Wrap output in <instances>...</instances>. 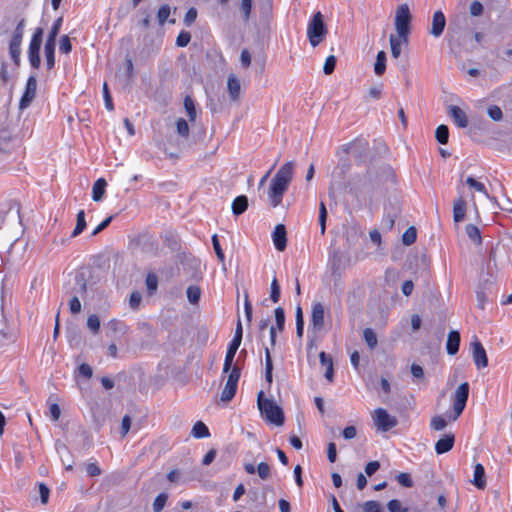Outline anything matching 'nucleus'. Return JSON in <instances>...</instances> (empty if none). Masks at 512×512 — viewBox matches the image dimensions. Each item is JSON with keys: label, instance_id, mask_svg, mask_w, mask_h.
I'll list each match as a JSON object with an SVG mask.
<instances>
[{"label": "nucleus", "instance_id": "nucleus-62", "mask_svg": "<svg viewBox=\"0 0 512 512\" xmlns=\"http://www.w3.org/2000/svg\"><path fill=\"white\" fill-rule=\"evenodd\" d=\"M489 117L494 121H500L503 118L502 110L497 105H492L487 109Z\"/></svg>", "mask_w": 512, "mask_h": 512}, {"label": "nucleus", "instance_id": "nucleus-42", "mask_svg": "<svg viewBox=\"0 0 512 512\" xmlns=\"http://www.w3.org/2000/svg\"><path fill=\"white\" fill-rule=\"evenodd\" d=\"M184 107L187 112L190 121H194L196 118V108L193 99L187 95L184 98Z\"/></svg>", "mask_w": 512, "mask_h": 512}, {"label": "nucleus", "instance_id": "nucleus-1", "mask_svg": "<svg viewBox=\"0 0 512 512\" xmlns=\"http://www.w3.org/2000/svg\"><path fill=\"white\" fill-rule=\"evenodd\" d=\"M293 172L294 162L289 161L282 165L272 178L268 189V198L272 207L275 208L281 204L283 195L292 181Z\"/></svg>", "mask_w": 512, "mask_h": 512}, {"label": "nucleus", "instance_id": "nucleus-53", "mask_svg": "<svg viewBox=\"0 0 512 512\" xmlns=\"http://www.w3.org/2000/svg\"><path fill=\"white\" fill-rule=\"evenodd\" d=\"M176 128H177V133L180 136H182L184 138H187L189 136V125L185 119L179 118L176 122Z\"/></svg>", "mask_w": 512, "mask_h": 512}, {"label": "nucleus", "instance_id": "nucleus-32", "mask_svg": "<svg viewBox=\"0 0 512 512\" xmlns=\"http://www.w3.org/2000/svg\"><path fill=\"white\" fill-rule=\"evenodd\" d=\"M86 226H87V223L85 220V212H84V210H80L77 213L76 226L71 234V237L74 238V237L79 236L85 230Z\"/></svg>", "mask_w": 512, "mask_h": 512}, {"label": "nucleus", "instance_id": "nucleus-37", "mask_svg": "<svg viewBox=\"0 0 512 512\" xmlns=\"http://www.w3.org/2000/svg\"><path fill=\"white\" fill-rule=\"evenodd\" d=\"M191 434L195 438H204V437H208L210 435L207 426L201 421H198L194 424Z\"/></svg>", "mask_w": 512, "mask_h": 512}, {"label": "nucleus", "instance_id": "nucleus-45", "mask_svg": "<svg viewBox=\"0 0 512 512\" xmlns=\"http://www.w3.org/2000/svg\"><path fill=\"white\" fill-rule=\"evenodd\" d=\"M240 11L242 13L243 21L248 22L252 11V0H241Z\"/></svg>", "mask_w": 512, "mask_h": 512}, {"label": "nucleus", "instance_id": "nucleus-26", "mask_svg": "<svg viewBox=\"0 0 512 512\" xmlns=\"http://www.w3.org/2000/svg\"><path fill=\"white\" fill-rule=\"evenodd\" d=\"M232 212L235 216L243 214L248 208V198L245 195L237 196L232 202Z\"/></svg>", "mask_w": 512, "mask_h": 512}, {"label": "nucleus", "instance_id": "nucleus-61", "mask_svg": "<svg viewBox=\"0 0 512 512\" xmlns=\"http://www.w3.org/2000/svg\"><path fill=\"white\" fill-rule=\"evenodd\" d=\"M256 471L262 480H266L270 477V466L266 462L259 463Z\"/></svg>", "mask_w": 512, "mask_h": 512}, {"label": "nucleus", "instance_id": "nucleus-20", "mask_svg": "<svg viewBox=\"0 0 512 512\" xmlns=\"http://www.w3.org/2000/svg\"><path fill=\"white\" fill-rule=\"evenodd\" d=\"M227 88L230 99L232 101H238L241 93V83L234 74L228 76Z\"/></svg>", "mask_w": 512, "mask_h": 512}, {"label": "nucleus", "instance_id": "nucleus-58", "mask_svg": "<svg viewBox=\"0 0 512 512\" xmlns=\"http://www.w3.org/2000/svg\"><path fill=\"white\" fill-rule=\"evenodd\" d=\"M395 219L396 214H386L382 219L381 228L387 231L391 230L394 227Z\"/></svg>", "mask_w": 512, "mask_h": 512}, {"label": "nucleus", "instance_id": "nucleus-23", "mask_svg": "<svg viewBox=\"0 0 512 512\" xmlns=\"http://www.w3.org/2000/svg\"><path fill=\"white\" fill-rule=\"evenodd\" d=\"M240 344L241 343L236 342L234 340H232L230 342L226 356H225L224 366H223L224 373H228L230 371L232 364H233L235 354H236Z\"/></svg>", "mask_w": 512, "mask_h": 512}, {"label": "nucleus", "instance_id": "nucleus-47", "mask_svg": "<svg viewBox=\"0 0 512 512\" xmlns=\"http://www.w3.org/2000/svg\"><path fill=\"white\" fill-rule=\"evenodd\" d=\"M447 426V421L445 418H443L440 415H436L432 417L430 422V427L435 431H441L444 430Z\"/></svg>", "mask_w": 512, "mask_h": 512}, {"label": "nucleus", "instance_id": "nucleus-15", "mask_svg": "<svg viewBox=\"0 0 512 512\" xmlns=\"http://www.w3.org/2000/svg\"><path fill=\"white\" fill-rule=\"evenodd\" d=\"M445 26H446V18L443 14L442 11H436L434 14H433V18H432V24H431V28L429 30V33L435 37V38H438L442 35L444 29H445Z\"/></svg>", "mask_w": 512, "mask_h": 512}, {"label": "nucleus", "instance_id": "nucleus-6", "mask_svg": "<svg viewBox=\"0 0 512 512\" xmlns=\"http://www.w3.org/2000/svg\"><path fill=\"white\" fill-rule=\"evenodd\" d=\"M350 168L351 161L349 157L345 154L344 156L339 158L336 167L333 169L331 173V186L337 189L345 188V178Z\"/></svg>", "mask_w": 512, "mask_h": 512}, {"label": "nucleus", "instance_id": "nucleus-50", "mask_svg": "<svg viewBox=\"0 0 512 512\" xmlns=\"http://www.w3.org/2000/svg\"><path fill=\"white\" fill-rule=\"evenodd\" d=\"M326 221H327V209H326L324 202H321L320 207H319V225H320V230H321L322 235L325 233V230H326Z\"/></svg>", "mask_w": 512, "mask_h": 512}, {"label": "nucleus", "instance_id": "nucleus-14", "mask_svg": "<svg viewBox=\"0 0 512 512\" xmlns=\"http://www.w3.org/2000/svg\"><path fill=\"white\" fill-rule=\"evenodd\" d=\"M471 348L473 360L477 368L480 369L486 367L488 365V358L483 345L477 339H475L471 343Z\"/></svg>", "mask_w": 512, "mask_h": 512}, {"label": "nucleus", "instance_id": "nucleus-57", "mask_svg": "<svg viewBox=\"0 0 512 512\" xmlns=\"http://www.w3.org/2000/svg\"><path fill=\"white\" fill-rule=\"evenodd\" d=\"M170 15V6L162 5L157 12V19L160 25H163Z\"/></svg>", "mask_w": 512, "mask_h": 512}, {"label": "nucleus", "instance_id": "nucleus-8", "mask_svg": "<svg viewBox=\"0 0 512 512\" xmlns=\"http://www.w3.org/2000/svg\"><path fill=\"white\" fill-rule=\"evenodd\" d=\"M469 397V384L464 382L458 386L453 396V414L450 416L452 421H456L466 407Z\"/></svg>", "mask_w": 512, "mask_h": 512}, {"label": "nucleus", "instance_id": "nucleus-40", "mask_svg": "<svg viewBox=\"0 0 512 512\" xmlns=\"http://www.w3.org/2000/svg\"><path fill=\"white\" fill-rule=\"evenodd\" d=\"M435 138L440 144H447L449 139L448 127L444 124L438 126L435 131Z\"/></svg>", "mask_w": 512, "mask_h": 512}, {"label": "nucleus", "instance_id": "nucleus-36", "mask_svg": "<svg viewBox=\"0 0 512 512\" xmlns=\"http://www.w3.org/2000/svg\"><path fill=\"white\" fill-rule=\"evenodd\" d=\"M186 295H187L188 301L191 304L197 305L199 303V300L201 297V289L199 286L190 285L186 290Z\"/></svg>", "mask_w": 512, "mask_h": 512}, {"label": "nucleus", "instance_id": "nucleus-11", "mask_svg": "<svg viewBox=\"0 0 512 512\" xmlns=\"http://www.w3.org/2000/svg\"><path fill=\"white\" fill-rule=\"evenodd\" d=\"M373 421L378 430L387 432L398 424L396 417L391 416L385 409L377 408L373 412Z\"/></svg>", "mask_w": 512, "mask_h": 512}, {"label": "nucleus", "instance_id": "nucleus-63", "mask_svg": "<svg viewBox=\"0 0 512 512\" xmlns=\"http://www.w3.org/2000/svg\"><path fill=\"white\" fill-rule=\"evenodd\" d=\"M364 512H382L381 504L374 500L366 501L363 504Z\"/></svg>", "mask_w": 512, "mask_h": 512}, {"label": "nucleus", "instance_id": "nucleus-24", "mask_svg": "<svg viewBox=\"0 0 512 512\" xmlns=\"http://www.w3.org/2000/svg\"><path fill=\"white\" fill-rule=\"evenodd\" d=\"M319 360L323 366H325V378L329 381H333L334 377V368H333V360L332 358L326 354L324 351L320 352Z\"/></svg>", "mask_w": 512, "mask_h": 512}, {"label": "nucleus", "instance_id": "nucleus-16", "mask_svg": "<svg viewBox=\"0 0 512 512\" xmlns=\"http://www.w3.org/2000/svg\"><path fill=\"white\" fill-rule=\"evenodd\" d=\"M275 314V321H276V327L271 326L270 328V342L271 345L274 346L276 344V329H278L280 332L284 330L285 326V312L282 307H277L274 311Z\"/></svg>", "mask_w": 512, "mask_h": 512}, {"label": "nucleus", "instance_id": "nucleus-38", "mask_svg": "<svg viewBox=\"0 0 512 512\" xmlns=\"http://www.w3.org/2000/svg\"><path fill=\"white\" fill-rule=\"evenodd\" d=\"M273 363L269 349L265 348V378L268 383H272L273 380Z\"/></svg>", "mask_w": 512, "mask_h": 512}, {"label": "nucleus", "instance_id": "nucleus-19", "mask_svg": "<svg viewBox=\"0 0 512 512\" xmlns=\"http://www.w3.org/2000/svg\"><path fill=\"white\" fill-rule=\"evenodd\" d=\"M448 113L458 127L465 128L468 126V117L460 107L451 105Z\"/></svg>", "mask_w": 512, "mask_h": 512}, {"label": "nucleus", "instance_id": "nucleus-22", "mask_svg": "<svg viewBox=\"0 0 512 512\" xmlns=\"http://www.w3.org/2000/svg\"><path fill=\"white\" fill-rule=\"evenodd\" d=\"M460 346V333L458 331H450L447 337L446 349L449 355H455Z\"/></svg>", "mask_w": 512, "mask_h": 512}, {"label": "nucleus", "instance_id": "nucleus-41", "mask_svg": "<svg viewBox=\"0 0 512 512\" xmlns=\"http://www.w3.org/2000/svg\"><path fill=\"white\" fill-rule=\"evenodd\" d=\"M417 238L416 228L411 226L402 235V242L404 245L410 246L412 245Z\"/></svg>", "mask_w": 512, "mask_h": 512}, {"label": "nucleus", "instance_id": "nucleus-48", "mask_svg": "<svg viewBox=\"0 0 512 512\" xmlns=\"http://www.w3.org/2000/svg\"><path fill=\"white\" fill-rule=\"evenodd\" d=\"M168 499V495L166 493H160L153 502V512H161L164 508Z\"/></svg>", "mask_w": 512, "mask_h": 512}, {"label": "nucleus", "instance_id": "nucleus-3", "mask_svg": "<svg viewBox=\"0 0 512 512\" xmlns=\"http://www.w3.org/2000/svg\"><path fill=\"white\" fill-rule=\"evenodd\" d=\"M26 21L24 18L20 19L11 35L9 41L8 51L9 56L13 62V70L17 71L21 63V44L24 36Z\"/></svg>", "mask_w": 512, "mask_h": 512}, {"label": "nucleus", "instance_id": "nucleus-17", "mask_svg": "<svg viewBox=\"0 0 512 512\" xmlns=\"http://www.w3.org/2000/svg\"><path fill=\"white\" fill-rule=\"evenodd\" d=\"M273 243L278 251H284L287 246V233L283 224H278L272 233Z\"/></svg>", "mask_w": 512, "mask_h": 512}, {"label": "nucleus", "instance_id": "nucleus-39", "mask_svg": "<svg viewBox=\"0 0 512 512\" xmlns=\"http://www.w3.org/2000/svg\"><path fill=\"white\" fill-rule=\"evenodd\" d=\"M363 338L370 349H374L378 344L377 336L371 328L364 329Z\"/></svg>", "mask_w": 512, "mask_h": 512}, {"label": "nucleus", "instance_id": "nucleus-59", "mask_svg": "<svg viewBox=\"0 0 512 512\" xmlns=\"http://www.w3.org/2000/svg\"><path fill=\"white\" fill-rule=\"evenodd\" d=\"M11 79V75L8 72V63L4 60H0V80L3 84H7Z\"/></svg>", "mask_w": 512, "mask_h": 512}, {"label": "nucleus", "instance_id": "nucleus-46", "mask_svg": "<svg viewBox=\"0 0 512 512\" xmlns=\"http://www.w3.org/2000/svg\"><path fill=\"white\" fill-rule=\"evenodd\" d=\"M465 183L470 186L471 188H473L474 190H476L477 192H480L482 193L483 195H485L486 197H488V192L485 188V185L479 181H477L475 178L473 177H468L465 181Z\"/></svg>", "mask_w": 512, "mask_h": 512}, {"label": "nucleus", "instance_id": "nucleus-4", "mask_svg": "<svg viewBox=\"0 0 512 512\" xmlns=\"http://www.w3.org/2000/svg\"><path fill=\"white\" fill-rule=\"evenodd\" d=\"M328 33L321 12H316L308 23L307 36L310 44L317 47Z\"/></svg>", "mask_w": 512, "mask_h": 512}, {"label": "nucleus", "instance_id": "nucleus-10", "mask_svg": "<svg viewBox=\"0 0 512 512\" xmlns=\"http://www.w3.org/2000/svg\"><path fill=\"white\" fill-rule=\"evenodd\" d=\"M369 150V143L363 138H357L343 146L344 154H351L358 160H365L368 157Z\"/></svg>", "mask_w": 512, "mask_h": 512}, {"label": "nucleus", "instance_id": "nucleus-9", "mask_svg": "<svg viewBox=\"0 0 512 512\" xmlns=\"http://www.w3.org/2000/svg\"><path fill=\"white\" fill-rule=\"evenodd\" d=\"M74 294L69 302V308L72 314H77L81 311V303L78 295L84 297L87 293V281L83 273H78L75 276V287L72 290Z\"/></svg>", "mask_w": 512, "mask_h": 512}, {"label": "nucleus", "instance_id": "nucleus-49", "mask_svg": "<svg viewBox=\"0 0 512 512\" xmlns=\"http://www.w3.org/2000/svg\"><path fill=\"white\" fill-rule=\"evenodd\" d=\"M280 294H281V290H280L278 280L276 277H274L271 282V292H270L271 301L273 303H277L280 299Z\"/></svg>", "mask_w": 512, "mask_h": 512}, {"label": "nucleus", "instance_id": "nucleus-35", "mask_svg": "<svg viewBox=\"0 0 512 512\" xmlns=\"http://www.w3.org/2000/svg\"><path fill=\"white\" fill-rule=\"evenodd\" d=\"M62 23H63V17H59L54 21V23L48 33L46 42L56 43V38L60 32Z\"/></svg>", "mask_w": 512, "mask_h": 512}, {"label": "nucleus", "instance_id": "nucleus-2", "mask_svg": "<svg viewBox=\"0 0 512 512\" xmlns=\"http://www.w3.org/2000/svg\"><path fill=\"white\" fill-rule=\"evenodd\" d=\"M257 404L261 415L270 423L276 426H282L285 421L283 410L273 400L264 397V392L260 391L257 396Z\"/></svg>", "mask_w": 512, "mask_h": 512}, {"label": "nucleus", "instance_id": "nucleus-54", "mask_svg": "<svg viewBox=\"0 0 512 512\" xmlns=\"http://www.w3.org/2000/svg\"><path fill=\"white\" fill-rule=\"evenodd\" d=\"M87 327L94 333H98L100 329V319L96 314H91L87 319Z\"/></svg>", "mask_w": 512, "mask_h": 512}, {"label": "nucleus", "instance_id": "nucleus-29", "mask_svg": "<svg viewBox=\"0 0 512 512\" xmlns=\"http://www.w3.org/2000/svg\"><path fill=\"white\" fill-rule=\"evenodd\" d=\"M55 46L56 43L45 42L44 54L46 59V66L48 70H51L55 66Z\"/></svg>", "mask_w": 512, "mask_h": 512}, {"label": "nucleus", "instance_id": "nucleus-31", "mask_svg": "<svg viewBox=\"0 0 512 512\" xmlns=\"http://www.w3.org/2000/svg\"><path fill=\"white\" fill-rule=\"evenodd\" d=\"M465 231L470 240L473 241L476 245L482 244L481 233L477 226H475L474 224H467L465 227Z\"/></svg>", "mask_w": 512, "mask_h": 512}, {"label": "nucleus", "instance_id": "nucleus-51", "mask_svg": "<svg viewBox=\"0 0 512 512\" xmlns=\"http://www.w3.org/2000/svg\"><path fill=\"white\" fill-rule=\"evenodd\" d=\"M387 509L389 512H408L409 508L404 507L400 500L393 499L387 503Z\"/></svg>", "mask_w": 512, "mask_h": 512}, {"label": "nucleus", "instance_id": "nucleus-25", "mask_svg": "<svg viewBox=\"0 0 512 512\" xmlns=\"http://www.w3.org/2000/svg\"><path fill=\"white\" fill-rule=\"evenodd\" d=\"M472 483L478 488L483 489L486 486L485 469L478 463L474 467V477Z\"/></svg>", "mask_w": 512, "mask_h": 512}, {"label": "nucleus", "instance_id": "nucleus-30", "mask_svg": "<svg viewBox=\"0 0 512 512\" xmlns=\"http://www.w3.org/2000/svg\"><path fill=\"white\" fill-rule=\"evenodd\" d=\"M390 42V48H391V54L393 58L397 59L401 55V43L403 42V38H400V36L397 34H391L389 37Z\"/></svg>", "mask_w": 512, "mask_h": 512}, {"label": "nucleus", "instance_id": "nucleus-43", "mask_svg": "<svg viewBox=\"0 0 512 512\" xmlns=\"http://www.w3.org/2000/svg\"><path fill=\"white\" fill-rule=\"evenodd\" d=\"M125 63H126V69H125V73L123 75V78H124L123 81H124L125 85H130L133 80V77H134L133 62L130 58H126Z\"/></svg>", "mask_w": 512, "mask_h": 512}, {"label": "nucleus", "instance_id": "nucleus-64", "mask_svg": "<svg viewBox=\"0 0 512 512\" xmlns=\"http://www.w3.org/2000/svg\"><path fill=\"white\" fill-rule=\"evenodd\" d=\"M396 479L399 484L406 488H410L413 486V481L409 473H400L397 475Z\"/></svg>", "mask_w": 512, "mask_h": 512}, {"label": "nucleus", "instance_id": "nucleus-5", "mask_svg": "<svg viewBox=\"0 0 512 512\" xmlns=\"http://www.w3.org/2000/svg\"><path fill=\"white\" fill-rule=\"evenodd\" d=\"M411 13L407 4H401L397 7L395 12V29L403 42H408V35L410 33Z\"/></svg>", "mask_w": 512, "mask_h": 512}, {"label": "nucleus", "instance_id": "nucleus-27", "mask_svg": "<svg viewBox=\"0 0 512 512\" xmlns=\"http://www.w3.org/2000/svg\"><path fill=\"white\" fill-rule=\"evenodd\" d=\"M106 186H107V182L104 178H99L94 184H93V188H92V199L95 201V202H99L102 200L104 194H105V189H106Z\"/></svg>", "mask_w": 512, "mask_h": 512}, {"label": "nucleus", "instance_id": "nucleus-12", "mask_svg": "<svg viewBox=\"0 0 512 512\" xmlns=\"http://www.w3.org/2000/svg\"><path fill=\"white\" fill-rule=\"evenodd\" d=\"M37 91V79L35 75H31L26 83L24 93L22 94L19 101V109L25 110L28 108L36 96Z\"/></svg>", "mask_w": 512, "mask_h": 512}, {"label": "nucleus", "instance_id": "nucleus-13", "mask_svg": "<svg viewBox=\"0 0 512 512\" xmlns=\"http://www.w3.org/2000/svg\"><path fill=\"white\" fill-rule=\"evenodd\" d=\"M325 308L320 302L313 303L311 310V325L315 333L324 328Z\"/></svg>", "mask_w": 512, "mask_h": 512}, {"label": "nucleus", "instance_id": "nucleus-21", "mask_svg": "<svg viewBox=\"0 0 512 512\" xmlns=\"http://www.w3.org/2000/svg\"><path fill=\"white\" fill-rule=\"evenodd\" d=\"M467 203L463 197H459L453 204V219L456 223L461 222L465 218Z\"/></svg>", "mask_w": 512, "mask_h": 512}, {"label": "nucleus", "instance_id": "nucleus-7", "mask_svg": "<svg viewBox=\"0 0 512 512\" xmlns=\"http://www.w3.org/2000/svg\"><path fill=\"white\" fill-rule=\"evenodd\" d=\"M44 30L41 27H37L31 37L29 48H28V59L31 66L34 69H38L41 64L40 48L43 41Z\"/></svg>", "mask_w": 512, "mask_h": 512}, {"label": "nucleus", "instance_id": "nucleus-44", "mask_svg": "<svg viewBox=\"0 0 512 512\" xmlns=\"http://www.w3.org/2000/svg\"><path fill=\"white\" fill-rule=\"evenodd\" d=\"M145 282L149 295H153L158 287V277L154 273H148Z\"/></svg>", "mask_w": 512, "mask_h": 512}, {"label": "nucleus", "instance_id": "nucleus-52", "mask_svg": "<svg viewBox=\"0 0 512 512\" xmlns=\"http://www.w3.org/2000/svg\"><path fill=\"white\" fill-rule=\"evenodd\" d=\"M337 59L334 55H330L326 58L324 66H323V72L325 75H331L336 66Z\"/></svg>", "mask_w": 512, "mask_h": 512}, {"label": "nucleus", "instance_id": "nucleus-33", "mask_svg": "<svg viewBox=\"0 0 512 512\" xmlns=\"http://www.w3.org/2000/svg\"><path fill=\"white\" fill-rule=\"evenodd\" d=\"M386 70V53L379 51L376 56V62L374 64V72L376 75L381 76Z\"/></svg>", "mask_w": 512, "mask_h": 512}, {"label": "nucleus", "instance_id": "nucleus-18", "mask_svg": "<svg viewBox=\"0 0 512 512\" xmlns=\"http://www.w3.org/2000/svg\"><path fill=\"white\" fill-rule=\"evenodd\" d=\"M455 443V436L453 433L444 434L435 444V451L437 454H444L450 451Z\"/></svg>", "mask_w": 512, "mask_h": 512}, {"label": "nucleus", "instance_id": "nucleus-55", "mask_svg": "<svg viewBox=\"0 0 512 512\" xmlns=\"http://www.w3.org/2000/svg\"><path fill=\"white\" fill-rule=\"evenodd\" d=\"M72 50V44L69 36L63 35L60 38L59 51L63 54H68Z\"/></svg>", "mask_w": 512, "mask_h": 512}, {"label": "nucleus", "instance_id": "nucleus-56", "mask_svg": "<svg viewBox=\"0 0 512 512\" xmlns=\"http://www.w3.org/2000/svg\"><path fill=\"white\" fill-rule=\"evenodd\" d=\"M103 98H104V103H105L106 109L109 111H113L114 105H113L112 97H111V94H110V91H109V88H108V85L106 82H104V84H103Z\"/></svg>", "mask_w": 512, "mask_h": 512}, {"label": "nucleus", "instance_id": "nucleus-60", "mask_svg": "<svg viewBox=\"0 0 512 512\" xmlns=\"http://www.w3.org/2000/svg\"><path fill=\"white\" fill-rule=\"evenodd\" d=\"M191 41V34L188 31H181L176 39V45L178 47H186Z\"/></svg>", "mask_w": 512, "mask_h": 512}, {"label": "nucleus", "instance_id": "nucleus-34", "mask_svg": "<svg viewBox=\"0 0 512 512\" xmlns=\"http://www.w3.org/2000/svg\"><path fill=\"white\" fill-rule=\"evenodd\" d=\"M236 390H237V384L236 383H231V382H227L226 381V384L224 386V389L221 393V400L223 402H229L233 399V397L235 396L236 394Z\"/></svg>", "mask_w": 512, "mask_h": 512}, {"label": "nucleus", "instance_id": "nucleus-28", "mask_svg": "<svg viewBox=\"0 0 512 512\" xmlns=\"http://www.w3.org/2000/svg\"><path fill=\"white\" fill-rule=\"evenodd\" d=\"M55 46L56 43L45 42L44 54L46 59V66L48 70H51L55 66Z\"/></svg>", "mask_w": 512, "mask_h": 512}]
</instances>
